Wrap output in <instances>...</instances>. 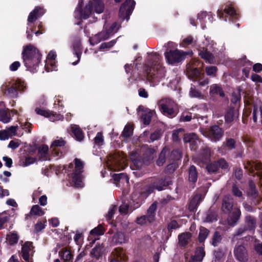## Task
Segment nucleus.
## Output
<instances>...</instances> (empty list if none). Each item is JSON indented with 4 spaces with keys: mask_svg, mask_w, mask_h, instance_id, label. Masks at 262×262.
<instances>
[{
    "mask_svg": "<svg viewBox=\"0 0 262 262\" xmlns=\"http://www.w3.org/2000/svg\"><path fill=\"white\" fill-rule=\"evenodd\" d=\"M219 94L221 97H224L225 94L222 88L218 86L216 84H214V94Z\"/></svg>",
    "mask_w": 262,
    "mask_h": 262,
    "instance_id": "nucleus-59",
    "label": "nucleus"
},
{
    "mask_svg": "<svg viewBox=\"0 0 262 262\" xmlns=\"http://www.w3.org/2000/svg\"><path fill=\"white\" fill-rule=\"evenodd\" d=\"M233 199L229 195H226L223 199L222 210L224 213H227L232 211L233 208L237 207V205H234Z\"/></svg>",
    "mask_w": 262,
    "mask_h": 262,
    "instance_id": "nucleus-12",
    "label": "nucleus"
},
{
    "mask_svg": "<svg viewBox=\"0 0 262 262\" xmlns=\"http://www.w3.org/2000/svg\"><path fill=\"white\" fill-rule=\"evenodd\" d=\"M59 253L62 258L66 261H68L72 258V255L70 251L67 249L62 250L60 251Z\"/></svg>",
    "mask_w": 262,
    "mask_h": 262,
    "instance_id": "nucleus-42",
    "label": "nucleus"
},
{
    "mask_svg": "<svg viewBox=\"0 0 262 262\" xmlns=\"http://www.w3.org/2000/svg\"><path fill=\"white\" fill-rule=\"evenodd\" d=\"M47 117H48L50 120L52 122L60 120L63 119V116L61 115L50 112Z\"/></svg>",
    "mask_w": 262,
    "mask_h": 262,
    "instance_id": "nucleus-44",
    "label": "nucleus"
},
{
    "mask_svg": "<svg viewBox=\"0 0 262 262\" xmlns=\"http://www.w3.org/2000/svg\"><path fill=\"white\" fill-rule=\"evenodd\" d=\"M233 170L235 178L237 180H241L243 175V171L242 168L241 167H236L234 168Z\"/></svg>",
    "mask_w": 262,
    "mask_h": 262,
    "instance_id": "nucleus-45",
    "label": "nucleus"
},
{
    "mask_svg": "<svg viewBox=\"0 0 262 262\" xmlns=\"http://www.w3.org/2000/svg\"><path fill=\"white\" fill-rule=\"evenodd\" d=\"M66 144V141L62 138L57 137L56 139L53 141L51 145V148L53 150L55 151L56 147H62Z\"/></svg>",
    "mask_w": 262,
    "mask_h": 262,
    "instance_id": "nucleus-31",
    "label": "nucleus"
},
{
    "mask_svg": "<svg viewBox=\"0 0 262 262\" xmlns=\"http://www.w3.org/2000/svg\"><path fill=\"white\" fill-rule=\"evenodd\" d=\"M158 105L160 112L169 118H173L178 113L177 104L170 98L161 99L159 101Z\"/></svg>",
    "mask_w": 262,
    "mask_h": 262,
    "instance_id": "nucleus-2",
    "label": "nucleus"
},
{
    "mask_svg": "<svg viewBox=\"0 0 262 262\" xmlns=\"http://www.w3.org/2000/svg\"><path fill=\"white\" fill-rule=\"evenodd\" d=\"M236 141L233 138H226V141L223 142L224 146L228 150H231L235 148Z\"/></svg>",
    "mask_w": 262,
    "mask_h": 262,
    "instance_id": "nucleus-33",
    "label": "nucleus"
},
{
    "mask_svg": "<svg viewBox=\"0 0 262 262\" xmlns=\"http://www.w3.org/2000/svg\"><path fill=\"white\" fill-rule=\"evenodd\" d=\"M178 167V164L176 162L173 161L166 166L165 171L167 173H171L173 172Z\"/></svg>",
    "mask_w": 262,
    "mask_h": 262,
    "instance_id": "nucleus-46",
    "label": "nucleus"
},
{
    "mask_svg": "<svg viewBox=\"0 0 262 262\" xmlns=\"http://www.w3.org/2000/svg\"><path fill=\"white\" fill-rule=\"evenodd\" d=\"M18 239V237L17 234L12 233L8 236V240L10 244L13 245L16 244Z\"/></svg>",
    "mask_w": 262,
    "mask_h": 262,
    "instance_id": "nucleus-49",
    "label": "nucleus"
},
{
    "mask_svg": "<svg viewBox=\"0 0 262 262\" xmlns=\"http://www.w3.org/2000/svg\"><path fill=\"white\" fill-rule=\"evenodd\" d=\"M118 30V28H117V24L116 23H113L112 26L110 27V29L105 32V34L108 35V37L109 35L112 33L116 32Z\"/></svg>",
    "mask_w": 262,
    "mask_h": 262,
    "instance_id": "nucleus-60",
    "label": "nucleus"
},
{
    "mask_svg": "<svg viewBox=\"0 0 262 262\" xmlns=\"http://www.w3.org/2000/svg\"><path fill=\"white\" fill-rule=\"evenodd\" d=\"M251 79L254 82L262 83V78L258 74H252Z\"/></svg>",
    "mask_w": 262,
    "mask_h": 262,
    "instance_id": "nucleus-64",
    "label": "nucleus"
},
{
    "mask_svg": "<svg viewBox=\"0 0 262 262\" xmlns=\"http://www.w3.org/2000/svg\"><path fill=\"white\" fill-rule=\"evenodd\" d=\"M128 205L127 204H122L119 208V212L121 214H126L127 213Z\"/></svg>",
    "mask_w": 262,
    "mask_h": 262,
    "instance_id": "nucleus-62",
    "label": "nucleus"
},
{
    "mask_svg": "<svg viewBox=\"0 0 262 262\" xmlns=\"http://www.w3.org/2000/svg\"><path fill=\"white\" fill-rule=\"evenodd\" d=\"M71 131L77 140L81 141L83 140L84 138L83 134L78 126L76 125H72L71 126Z\"/></svg>",
    "mask_w": 262,
    "mask_h": 262,
    "instance_id": "nucleus-23",
    "label": "nucleus"
},
{
    "mask_svg": "<svg viewBox=\"0 0 262 262\" xmlns=\"http://www.w3.org/2000/svg\"><path fill=\"white\" fill-rule=\"evenodd\" d=\"M209 234V231L205 228L201 227L200 229L199 234V241L200 242H203L207 238Z\"/></svg>",
    "mask_w": 262,
    "mask_h": 262,
    "instance_id": "nucleus-35",
    "label": "nucleus"
},
{
    "mask_svg": "<svg viewBox=\"0 0 262 262\" xmlns=\"http://www.w3.org/2000/svg\"><path fill=\"white\" fill-rule=\"evenodd\" d=\"M32 249V243L27 242L22 245L21 255L24 259L28 261L30 258V253Z\"/></svg>",
    "mask_w": 262,
    "mask_h": 262,
    "instance_id": "nucleus-16",
    "label": "nucleus"
},
{
    "mask_svg": "<svg viewBox=\"0 0 262 262\" xmlns=\"http://www.w3.org/2000/svg\"><path fill=\"white\" fill-rule=\"evenodd\" d=\"M20 141L18 139L12 140L10 142L8 147L14 149L17 148L20 145Z\"/></svg>",
    "mask_w": 262,
    "mask_h": 262,
    "instance_id": "nucleus-55",
    "label": "nucleus"
},
{
    "mask_svg": "<svg viewBox=\"0 0 262 262\" xmlns=\"http://www.w3.org/2000/svg\"><path fill=\"white\" fill-rule=\"evenodd\" d=\"M75 165V172L74 173H81V169L83 167V162L79 159L76 158L74 160Z\"/></svg>",
    "mask_w": 262,
    "mask_h": 262,
    "instance_id": "nucleus-41",
    "label": "nucleus"
},
{
    "mask_svg": "<svg viewBox=\"0 0 262 262\" xmlns=\"http://www.w3.org/2000/svg\"><path fill=\"white\" fill-rule=\"evenodd\" d=\"M200 56L203 58L206 62L211 63L213 61V56L210 52L205 50L201 51L199 52Z\"/></svg>",
    "mask_w": 262,
    "mask_h": 262,
    "instance_id": "nucleus-26",
    "label": "nucleus"
},
{
    "mask_svg": "<svg viewBox=\"0 0 262 262\" xmlns=\"http://www.w3.org/2000/svg\"><path fill=\"white\" fill-rule=\"evenodd\" d=\"M46 222H38L35 225H34V231L35 232H38L41 231L42 229H43L46 227Z\"/></svg>",
    "mask_w": 262,
    "mask_h": 262,
    "instance_id": "nucleus-52",
    "label": "nucleus"
},
{
    "mask_svg": "<svg viewBox=\"0 0 262 262\" xmlns=\"http://www.w3.org/2000/svg\"><path fill=\"white\" fill-rule=\"evenodd\" d=\"M135 4V3L133 0H126L120 8L119 17L122 19L128 20L133 10Z\"/></svg>",
    "mask_w": 262,
    "mask_h": 262,
    "instance_id": "nucleus-7",
    "label": "nucleus"
},
{
    "mask_svg": "<svg viewBox=\"0 0 262 262\" xmlns=\"http://www.w3.org/2000/svg\"><path fill=\"white\" fill-rule=\"evenodd\" d=\"M234 110L233 108L228 110L225 116V120L227 123H231L234 120Z\"/></svg>",
    "mask_w": 262,
    "mask_h": 262,
    "instance_id": "nucleus-37",
    "label": "nucleus"
},
{
    "mask_svg": "<svg viewBox=\"0 0 262 262\" xmlns=\"http://www.w3.org/2000/svg\"><path fill=\"white\" fill-rule=\"evenodd\" d=\"M224 134V129L219 125H214V142L220 141Z\"/></svg>",
    "mask_w": 262,
    "mask_h": 262,
    "instance_id": "nucleus-25",
    "label": "nucleus"
},
{
    "mask_svg": "<svg viewBox=\"0 0 262 262\" xmlns=\"http://www.w3.org/2000/svg\"><path fill=\"white\" fill-rule=\"evenodd\" d=\"M192 235L189 232H184L178 236L179 243L181 246H186L190 241Z\"/></svg>",
    "mask_w": 262,
    "mask_h": 262,
    "instance_id": "nucleus-21",
    "label": "nucleus"
},
{
    "mask_svg": "<svg viewBox=\"0 0 262 262\" xmlns=\"http://www.w3.org/2000/svg\"><path fill=\"white\" fill-rule=\"evenodd\" d=\"M48 146L46 145H42L38 149V155L42 160L48 159Z\"/></svg>",
    "mask_w": 262,
    "mask_h": 262,
    "instance_id": "nucleus-27",
    "label": "nucleus"
},
{
    "mask_svg": "<svg viewBox=\"0 0 262 262\" xmlns=\"http://www.w3.org/2000/svg\"><path fill=\"white\" fill-rule=\"evenodd\" d=\"M234 255L239 262H248L249 254L247 249L242 245H236L234 249Z\"/></svg>",
    "mask_w": 262,
    "mask_h": 262,
    "instance_id": "nucleus-8",
    "label": "nucleus"
},
{
    "mask_svg": "<svg viewBox=\"0 0 262 262\" xmlns=\"http://www.w3.org/2000/svg\"><path fill=\"white\" fill-rule=\"evenodd\" d=\"M222 239V235L218 231H215L214 232V247L217 245V244L221 242Z\"/></svg>",
    "mask_w": 262,
    "mask_h": 262,
    "instance_id": "nucleus-53",
    "label": "nucleus"
},
{
    "mask_svg": "<svg viewBox=\"0 0 262 262\" xmlns=\"http://www.w3.org/2000/svg\"><path fill=\"white\" fill-rule=\"evenodd\" d=\"M25 66L30 72L37 71L40 62L41 55L34 46L29 45L24 47L22 52Z\"/></svg>",
    "mask_w": 262,
    "mask_h": 262,
    "instance_id": "nucleus-1",
    "label": "nucleus"
},
{
    "mask_svg": "<svg viewBox=\"0 0 262 262\" xmlns=\"http://www.w3.org/2000/svg\"><path fill=\"white\" fill-rule=\"evenodd\" d=\"M57 55L56 52L51 51L47 57L45 64V69L47 72L57 71V66L56 62Z\"/></svg>",
    "mask_w": 262,
    "mask_h": 262,
    "instance_id": "nucleus-9",
    "label": "nucleus"
},
{
    "mask_svg": "<svg viewBox=\"0 0 262 262\" xmlns=\"http://www.w3.org/2000/svg\"><path fill=\"white\" fill-rule=\"evenodd\" d=\"M232 192L233 194L236 197L240 198L243 195L242 191L235 184H233L232 186Z\"/></svg>",
    "mask_w": 262,
    "mask_h": 262,
    "instance_id": "nucleus-51",
    "label": "nucleus"
},
{
    "mask_svg": "<svg viewBox=\"0 0 262 262\" xmlns=\"http://www.w3.org/2000/svg\"><path fill=\"white\" fill-rule=\"evenodd\" d=\"M194 39L192 36H188L184 39L181 45L182 47H185L189 45L193 42Z\"/></svg>",
    "mask_w": 262,
    "mask_h": 262,
    "instance_id": "nucleus-58",
    "label": "nucleus"
},
{
    "mask_svg": "<svg viewBox=\"0 0 262 262\" xmlns=\"http://www.w3.org/2000/svg\"><path fill=\"white\" fill-rule=\"evenodd\" d=\"M103 247L100 245H98L92 249L91 254L93 257H98L102 253Z\"/></svg>",
    "mask_w": 262,
    "mask_h": 262,
    "instance_id": "nucleus-40",
    "label": "nucleus"
},
{
    "mask_svg": "<svg viewBox=\"0 0 262 262\" xmlns=\"http://www.w3.org/2000/svg\"><path fill=\"white\" fill-rule=\"evenodd\" d=\"M214 256L215 257V261H220L224 257V252L222 250L214 251Z\"/></svg>",
    "mask_w": 262,
    "mask_h": 262,
    "instance_id": "nucleus-56",
    "label": "nucleus"
},
{
    "mask_svg": "<svg viewBox=\"0 0 262 262\" xmlns=\"http://www.w3.org/2000/svg\"><path fill=\"white\" fill-rule=\"evenodd\" d=\"M133 132V126L130 125H127L125 126L121 134V136L125 138H127L132 135Z\"/></svg>",
    "mask_w": 262,
    "mask_h": 262,
    "instance_id": "nucleus-38",
    "label": "nucleus"
},
{
    "mask_svg": "<svg viewBox=\"0 0 262 262\" xmlns=\"http://www.w3.org/2000/svg\"><path fill=\"white\" fill-rule=\"evenodd\" d=\"M107 38L108 35L105 34V32H102L90 38L89 40L91 45H95L100 42L102 40H105Z\"/></svg>",
    "mask_w": 262,
    "mask_h": 262,
    "instance_id": "nucleus-20",
    "label": "nucleus"
},
{
    "mask_svg": "<svg viewBox=\"0 0 262 262\" xmlns=\"http://www.w3.org/2000/svg\"><path fill=\"white\" fill-rule=\"evenodd\" d=\"M219 168L226 170V172L229 171V164L224 158L214 161V174L218 172Z\"/></svg>",
    "mask_w": 262,
    "mask_h": 262,
    "instance_id": "nucleus-15",
    "label": "nucleus"
},
{
    "mask_svg": "<svg viewBox=\"0 0 262 262\" xmlns=\"http://www.w3.org/2000/svg\"><path fill=\"white\" fill-rule=\"evenodd\" d=\"M114 254L117 257L113 258L110 262H120V261L124 258V254L122 250L117 249Z\"/></svg>",
    "mask_w": 262,
    "mask_h": 262,
    "instance_id": "nucleus-36",
    "label": "nucleus"
},
{
    "mask_svg": "<svg viewBox=\"0 0 262 262\" xmlns=\"http://www.w3.org/2000/svg\"><path fill=\"white\" fill-rule=\"evenodd\" d=\"M169 185V183H165L164 181L160 180L156 182H154L150 185L146 186L145 188V191L144 193L148 195L152 193L154 189H157L158 191H161L163 189V187L164 186Z\"/></svg>",
    "mask_w": 262,
    "mask_h": 262,
    "instance_id": "nucleus-13",
    "label": "nucleus"
},
{
    "mask_svg": "<svg viewBox=\"0 0 262 262\" xmlns=\"http://www.w3.org/2000/svg\"><path fill=\"white\" fill-rule=\"evenodd\" d=\"M25 87L24 82L18 80L14 82L5 83L2 85V90L8 96L16 98L18 95L17 90L23 91Z\"/></svg>",
    "mask_w": 262,
    "mask_h": 262,
    "instance_id": "nucleus-3",
    "label": "nucleus"
},
{
    "mask_svg": "<svg viewBox=\"0 0 262 262\" xmlns=\"http://www.w3.org/2000/svg\"><path fill=\"white\" fill-rule=\"evenodd\" d=\"M202 199V196L200 194H197L194 195L190 201L188 207L189 210L190 211H194Z\"/></svg>",
    "mask_w": 262,
    "mask_h": 262,
    "instance_id": "nucleus-18",
    "label": "nucleus"
},
{
    "mask_svg": "<svg viewBox=\"0 0 262 262\" xmlns=\"http://www.w3.org/2000/svg\"><path fill=\"white\" fill-rule=\"evenodd\" d=\"M184 141L185 143H190L192 150H195V147L193 145H196L199 142V140L195 134L193 133L186 134L184 137Z\"/></svg>",
    "mask_w": 262,
    "mask_h": 262,
    "instance_id": "nucleus-17",
    "label": "nucleus"
},
{
    "mask_svg": "<svg viewBox=\"0 0 262 262\" xmlns=\"http://www.w3.org/2000/svg\"><path fill=\"white\" fill-rule=\"evenodd\" d=\"M116 210L117 207L116 206H111L108 210V213L105 215L106 220L108 221L111 220Z\"/></svg>",
    "mask_w": 262,
    "mask_h": 262,
    "instance_id": "nucleus-50",
    "label": "nucleus"
},
{
    "mask_svg": "<svg viewBox=\"0 0 262 262\" xmlns=\"http://www.w3.org/2000/svg\"><path fill=\"white\" fill-rule=\"evenodd\" d=\"M205 255L204 248L199 247L196 249L194 255L192 257V259L195 261H201L203 259Z\"/></svg>",
    "mask_w": 262,
    "mask_h": 262,
    "instance_id": "nucleus-30",
    "label": "nucleus"
},
{
    "mask_svg": "<svg viewBox=\"0 0 262 262\" xmlns=\"http://www.w3.org/2000/svg\"><path fill=\"white\" fill-rule=\"evenodd\" d=\"M187 54V53L177 49L172 50L168 49L164 53L167 62L171 64L181 61Z\"/></svg>",
    "mask_w": 262,
    "mask_h": 262,
    "instance_id": "nucleus-5",
    "label": "nucleus"
},
{
    "mask_svg": "<svg viewBox=\"0 0 262 262\" xmlns=\"http://www.w3.org/2000/svg\"><path fill=\"white\" fill-rule=\"evenodd\" d=\"M104 233L103 227L101 225L95 228L91 231V234L94 235H101Z\"/></svg>",
    "mask_w": 262,
    "mask_h": 262,
    "instance_id": "nucleus-48",
    "label": "nucleus"
},
{
    "mask_svg": "<svg viewBox=\"0 0 262 262\" xmlns=\"http://www.w3.org/2000/svg\"><path fill=\"white\" fill-rule=\"evenodd\" d=\"M72 183L76 187H81L83 184L82 181L81 173H73L72 174Z\"/></svg>",
    "mask_w": 262,
    "mask_h": 262,
    "instance_id": "nucleus-28",
    "label": "nucleus"
},
{
    "mask_svg": "<svg viewBox=\"0 0 262 262\" xmlns=\"http://www.w3.org/2000/svg\"><path fill=\"white\" fill-rule=\"evenodd\" d=\"M114 159L116 164L118 163L124 164L125 162V159L123 156H121L120 155H116L114 156Z\"/></svg>",
    "mask_w": 262,
    "mask_h": 262,
    "instance_id": "nucleus-63",
    "label": "nucleus"
},
{
    "mask_svg": "<svg viewBox=\"0 0 262 262\" xmlns=\"http://www.w3.org/2000/svg\"><path fill=\"white\" fill-rule=\"evenodd\" d=\"M189 181L192 183H195L198 179V172L194 166L192 165L189 168Z\"/></svg>",
    "mask_w": 262,
    "mask_h": 262,
    "instance_id": "nucleus-29",
    "label": "nucleus"
},
{
    "mask_svg": "<svg viewBox=\"0 0 262 262\" xmlns=\"http://www.w3.org/2000/svg\"><path fill=\"white\" fill-rule=\"evenodd\" d=\"M113 179L115 181H120L124 179L126 181H128V178L125 173H121L119 174H114L113 176Z\"/></svg>",
    "mask_w": 262,
    "mask_h": 262,
    "instance_id": "nucleus-54",
    "label": "nucleus"
},
{
    "mask_svg": "<svg viewBox=\"0 0 262 262\" xmlns=\"http://www.w3.org/2000/svg\"><path fill=\"white\" fill-rule=\"evenodd\" d=\"M95 11L97 13H101L104 11V6L102 0H93Z\"/></svg>",
    "mask_w": 262,
    "mask_h": 262,
    "instance_id": "nucleus-32",
    "label": "nucleus"
},
{
    "mask_svg": "<svg viewBox=\"0 0 262 262\" xmlns=\"http://www.w3.org/2000/svg\"><path fill=\"white\" fill-rule=\"evenodd\" d=\"M113 241L116 243L122 244L126 242V238L124 233L117 232L114 235Z\"/></svg>",
    "mask_w": 262,
    "mask_h": 262,
    "instance_id": "nucleus-34",
    "label": "nucleus"
},
{
    "mask_svg": "<svg viewBox=\"0 0 262 262\" xmlns=\"http://www.w3.org/2000/svg\"><path fill=\"white\" fill-rule=\"evenodd\" d=\"M169 154V151L168 149L166 148H164L161 152L158 159L157 160V164L159 166H162L165 163L166 159L168 157Z\"/></svg>",
    "mask_w": 262,
    "mask_h": 262,
    "instance_id": "nucleus-22",
    "label": "nucleus"
},
{
    "mask_svg": "<svg viewBox=\"0 0 262 262\" xmlns=\"http://www.w3.org/2000/svg\"><path fill=\"white\" fill-rule=\"evenodd\" d=\"M45 10L40 7H36L29 15L28 18V24L35 21L38 17L45 13Z\"/></svg>",
    "mask_w": 262,
    "mask_h": 262,
    "instance_id": "nucleus-14",
    "label": "nucleus"
},
{
    "mask_svg": "<svg viewBox=\"0 0 262 262\" xmlns=\"http://www.w3.org/2000/svg\"><path fill=\"white\" fill-rule=\"evenodd\" d=\"M210 162V154L207 151L206 152V155L203 156L202 158V162L203 164L205 165V168L207 171L212 173L213 172V167Z\"/></svg>",
    "mask_w": 262,
    "mask_h": 262,
    "instance_id": "nucleus-19",
    "label": "nucleus"
},
{
    "mask_svg": "<svg viewBox=\"0 0 262 262\" xmlns=\"http://www.w3.org/2000/svg\"><path fill=\"white\" fill-rule=\"evenodd\" d=\"M103 136L101 133H98L94 139L95 144L97 145L100 146L103 143Z\"/></svg>",
    "mask_w": 262,
    "mask_h": 262,
    "instance_id": "nucleus-47",
    "label": "nucleus"
},
{
    "mask_svg": "<svg viewBox=\"0 0 262 262\" xmlns=\"http://www.w3.org/2000/svg\"><path fill=\"white\" fill-rule=\"evenodd\" d=\"M182 157L181 152L178 150H173L171 153L169 152L168 158L170 161H175L179 160Z\"/></svg>",
    "mask_w": 262,
    "mask_h": 262,
    "instance_id": "nucleus-39",
    "label": "nucleus"
},
{
    "mask_svg": "<svg viewBox=\"0 0 262 262\" xmlns=\"http://www.w3.org/2000/svg\"><path fill=\"white\" fill-rule=\"evenodd\" d=\"M256 219L251 215H247L245 217V224L241 225L236 230L235 236H242L247 232L253 231L256 227Z\"/></svg>",
    "mask_w": 262,
    "mask_h": 262,
    "instance_id": "nucleus-4",
    "label": "nucleus"
},
{
    "mask_svg": "<svg viewBox=\"0 0 262 262\" xmlns=\"http://www.w3.org/2000/svg\"><path fill=\"white\" fill-rule=\"evenodd\" d=\"M44 214V210L39 205H34L32 207L29 214L27 215L26 218L28 217V216L30 215L40 216L43 215Z\"/></svg>",
    "mask_w": 262,
    "mask_h": 262,
    "instance_id": "nucleus-24",
    "label": "nucleus"
},
{
    "mask_svg": "<svg viewBox=\"0 0 262 262\" xmlns=\"http://www.w3.org/2000/svg\"><path fill=\"white\" fill-rule=\"evenodd\" d=\"M217 14L220 19L225 21H227L228 17H229V19L232 18V19H236L238 18V14L236 13L235 9L228 5H226L224 9L218 10Z\"/></svg>",
    "mask_w": 262,
    "mask_h": 262,
    "instance_id": "nucleus-6",
    "label": "nucleus"
},
{
    "mask_svg": "<svg viewBox=\"0 0 262 262\" xmlns=\"http://www.w3.org/2000/svg\"><path fill=\"white\" fill-rule=\"evenodd\" d=\"M136 222L139 225H144L148 222V220L146 215H143L137 217L136 219Z\"/></svg>",
    "mask_w": 262,
    "mask_h": 262,
    "instance_id": "nucleus-57",
    "label": "nucleus"
},
{
    "mask_svg": "<svg viewBox=\"0 0 262 262\" xmlns=\"http://www.w3.org/2000/svg\"><path fill=\"white\" fill-rule=\"evenodd\" d=\"M93 3L89 2V4L85 6L83 10H81V4L79 2L77 7L75 13L76 17L80 18L86 19L92 13V6Z\"/></svg>",
    "mask_w": 262,
    "mask_h": 262,
    "instance_id": "nucleus-11",
    "label": "nucleus"
},
{
    "mask_svg": "<svg viewBox=\"0 0 262 262\" xmlns=\"http://www.w3.org/2000/svg\"><path fill=\"white\" fill-rule=\"evenodd\" d=\"M9 220V217L5 214H2L0 216V229L4 228V225Z\"/></svg>",
    "mask_w": 262,
    "mask_h": 262,
    "instance_id": "nucleus-61",
    "label": "nucleus"
},
{
    "mask_svg": "<svg viewBox=\"0 0 262 262\" xmlns=\"http://www.w3.org/2000/svg\"><path fill=\"white\" fill-rule=\"evenodd\" d=\"M227 222L230 226L234 227L237 225L241 216V211L239 207H235L232 211L228 212Z\"/></svg>",
    "mask_w": 262,
    "mask_h": 262,
    "instance_id": "nucleus-10",
    "label": "nucleus"
},
{
    "mask_svg": "<svg viewBox=\"0 0 262 262\" xmlns=\"http://www.w3.org/2000/svg\"><path fill=\"white\" fill-rule=\"evenodd\" d=\"M250 189L248 192V195L256 199L258 195V191L256 189V186L254 184H250Z\"/></svg>",
    "mask_w": 262,
    "mask_h": 262,
    "instance_id": "nucleus-43",
    "label": "nucleus"
}]
</instances>
